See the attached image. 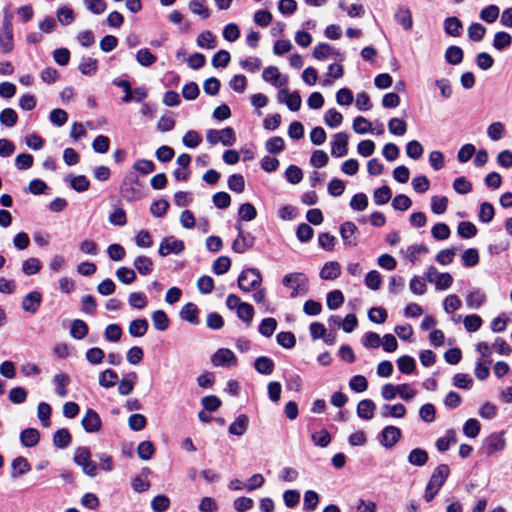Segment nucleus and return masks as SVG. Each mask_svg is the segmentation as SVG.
I'll use <instances>...</instances> for the list:
<instances>
[{"mask_svg": "<svg viewBox=\"0 0 512 512\" xmlns=\"http://www.w3.org/2000/svg\"><path fill=\"white\" fill-rule=\"evenodd\" d=\"M189 9L193 14L206 19L210 16V10L205 6V0H190Z\"/></svg>", "mask_w": 512, "mask_h": 512, "instance_id": "09e8293b", "label": "nucleus"}, {"mask_svg": "<svg viewBox=\"0 0 512 512\" xmlns=\"http://www.w3.org/2000/svg\"><path fill=\"white\" fill-rule=\"evenodd\" d=\"M424 152L423 146L417 140L409 141L406 145V154L411 159H419Z\"/></svg>", "mask_w": 512, "mask_h": 512, "instance_id": "0e129e2a", "label": "nucleus"}, {"mask_svg": "<svg viewBox=\"0 0 512 512\" xmlns=\"http://www.w3.org/2000/svg\"><path fill=\"white\" fill-rule=\"evenodd\" d=\"M211 362L214 366H232L237 363V358L230 349L220 348L212 355Z\"/></svg>", "mask_w": 512, "mask_h": 512, "instance_id": "9d476101", "label": "nucleus"}, {"mask_svg": "<svg viewBox=\"0 0 512 512\" xmlns=\"http://www.w3.org/2000/svg\"><path fill=\"white\" fill-rule=\"evenodd\" d=\"M277 328V321L274 318H265L259 325V333L264 337H271Z\"/></svg>", "mask_w": 512, "mask_h": 512, "instance_id": "5fc2aeb1", "label": "nucleus"}, {"mask_svg": "<svg viewBox=\"0 0 512 512\" xmlns=\"http://www.w3.org/2000/svg\"><path fill=\"white\" fill-rule=\"evenodd\" d=\"M449 474L450 469L448 465L440 464L434 469L428 483L431 484V486L433 487L441 488L445 483L446 479L448 478Z\"/></svg>", "mask_w": 512, "mask_h": 512, "instance_id": "f3484780", "label": "nucleus"}, {"mask_svg": "<svg viewBox=\"0 0 512 512\" xmlns=\"http://www.w3.org/2000/svg\"><path fill=\"white\" fill-rule=\"evenodd\" d=\"M231 260L228 256H220L213 263V272L217 275H223L230 269Z\"/></svg>", "mask_w": 512, "mask_h": 512, "instance_id": "052dcab7", "label": "nucleus"}, {"mask_svg": "<svg viewBox=\"0 0 512 512\" xmlns=\"http://www.w3.org/2000/svg\"><path fill=\"white\" fill-rule=\"evenodd\" d=\"M481 430L480 422L475 418H469L463 425V434L469 438H476Z\"/></svg>", "mask_w": 512, "mask_h": 512, "instance_id": "79ce46f5", "label": "nucleus"}, {"mask_svg": "<svg viewBox=\"0 0 512 512\" xmlns=\"http://www.w3.org/2000/svg\"><path fill=\"white\" fill-rule=\"evenodd\" d=\"M137 380L135 372L129 373L126 377L122 378L118 385V392L121 395H128L133 391L134 383Z\"/></svg>", "mask_w": 512, "mask_h": 512, "instance_id": "473e14b6", "label": "nucleus"}, {"mask_svg": "<svg viewBox=\"0 0 512 512\" xmlns=\"http://www.w3.org/2000/svg\"><path fill=\"white\" fill-rule=\"evenodd\" d=\"M491 359L478 358L474 369L476 378L480 381L486 380L490 375L489 364Z\"/></svg>", "mask_w": 512, "mask_h": 512, "instance_id": "72a5a7b5", "label": "nucleus"}, {"mask_svg": "<svg viewBox=\"0 0 512 512\" xmlns=\"http://www.w3.org/2000/svg\"><path fill=\"white\" fill-rule=\"evenodd\" d=\"M116 277L123 284H131L136 279V273L133 269L120 267L116 270Z\"/></svg>", "mask_w": 512, "mask_h": 512, "instance_id": "69168bd1", "label": "nucleus"}, {"mask_svg": "<svg viewBox=\"0 0 512 512\" xmlns=\"http://www.w3.org/2000/svg\"><path fill=\"white\" fill-rule=\"evenodd\" d=\"M450 228L445 223H437L431 229V234L436 240H446L450 236Z\"/></svg>", "mask_w": 512, "mask_h": 512, "instance_id": "774afa93", "label": "nucleus"}, {"mask_svg": "<svg viewBox=\"0 0 512 512\" xmlns=\"http://www.w3.org/2000/svg\"><path fill=\"white\" fill-rule=\"evenodd\" d=\"M505 448V440L501 434H491L484 442V451L487 456H492L495 453L502 451Z\"/></svg>", "mask_w": 512, "mask_h": 512, "instance_id": "4468645a", "label": "nucleus"}, {"mask_svg": "<svg viewBox=\"0 0 512 512\" xmlns=\"http://www.w3.org/2000/svg\"><path fill=\"white\" fill-rule=\"evenodd\" d=\"M53 382L56 385L55 393L60 397H66L68 394L67 386L70 383L69 376L65 373L56 374Z\"/></svg>", "mask_w": 512, "mask_h": 512, "instance_id": "cd10ccee", "label": "nucleus"}, {"mask_svg": "<svg viewBox=\"0 0 512 512\" xmlns=\"http://www.w3.org/2000/svg\"><path fill=\"white\" fill-rule=\"evenodd\" d=\"M277 343L286 349H291L296 344L295 335L292 332H280L276 336Z\"/></svg>", "mask_w": 512, "mask_h": 512, "instance_id": "338daca9", "label": "nucleus"}, {"mask_svg": "<svg viewBox=\"0 0 512 512\" xmlns=\"http://www.w3.org/2000/svg\"><path fill=\"white\" fill-rule=\"evenodd\" d=\"M254 368L260 374L270 375L274 370V362L266 356H261L256 358Z\"/></svg>", "mask_w": 512, "mask_h": 512, "instance_id": "7c9ffc66", "label": "nucleus"}, {"mask_svg": "<svg viewBox=\"0 0 512 512\" xmlns=\"http://www.w3.org/2000/svg\"><path fill=\"white\" fill-rule=\"evenodd\" d=\"M237 316L239 319L244 321L247 326H249L252 322L254 316V308L252 305L244 302L237 310Z\"/></svg>", "mask_w": 512, "mask_h": 512, "instance_id": "864d4df0", "label": "nucleus"}, {"mask_svg": "<svg viewBox=\"0 0 512 512\" xmlns=\"http://www.w3.org/2000/svg\"><path fill=\"white\" fill-rule=\"evenodd\" d=\"M136 61L143 67H149L157 61V57L147 48H142L136 53Z\"/></svg>", "mask_w": 512, "mask_h": 512, "instance_id": "ea45409f", "label": "nucleus"}, {"mask_svg": "<svg viewBox=\"0 0 512 512\" xmlns=\"http://www.w3.org/2000/svg\"><path fill=\"white\" fill-rule=\"evenodd\" d=\"M88 331V326L83 320L76 319L72 322L70 334L73 338L78 340L83 339L87 336Z\"/></svg>", "mask_w": 512, "mask_h": 512, "instance_id": "a19ab883", "label": "nucleus"}, {"mask_svg": "<svg viewBox=\"0 0 512 512\" xmlns=\"http://www.w3.org/2000/svg\"><path fill=\"white\" fill-rule=\"evenodd\" d=\"M206 140L211 145L221 142L224 146H231L235 143L236 136L231 127L222 130L210 129L206 133Z\"/></svg>", "mask_w": 512, "mask_h": 512, "instance_id": "39448f33", "label": "nucleus"}, {"mask_svg": "<svg viewBox=\"0 0 512 512\" xmlns=\"http://www.w3.org/2000/svg\"><path fill=\"white\" fill-rule=\"evenodd\" d=\"M282 283L285 287L292 290L290 293L291 298H296L308 292V278L303 273L294 272L286 274L282 279Z\"/></svg>", "mask_w": 512, "mask_h": 512, "instance_id": "f257e3e1", "label": "nucleus"}, {"mask_svg": "<svg viewBox=\"0 0 512 512\" xmlns=\"http://www.w3.org/2000/svg\"><path fill=\"white\" fill-rule=\"evenodd\" d=\"M42 296L37 291H32L28 293L22 300V308L29 313H35L40 304H41Z\"/></svg>", "mask_w": 512, "mask_h": 512, "instance_id": "a211bd4d", "label": "nucleus"}, {"mask_svg": "<svg viewBox=\"0 0 512 512\" xmlns=\"http://www.w3.org/2000/svg\"><path fill=\"white\" fill-rule=\"evenodd\" d=\"M128 302L132 308H135L138 310L144 309L148 304L147 297L142 292L130 293V295L128 297Z\"/></svg>", "mask_w": 512, "mask_h": 512, "instance_id": "3c124183", "label": "nucleus"}, {"mask_svg": "<svg viewBox=\"0 0 512 512\" xmlns=\"http://www.w3.org/2000/svg\"><path fill=\"white\" fill-rule=\"evenodd\" d=\"M184 242L182 240L176 239L173 236L165 237L160 243L159 254L162 257L168 256L170 254L178 255L184 250Z\"/></svg>", "mask_w": 512, "mask_h": 512, "instance_id": "0eeeda50", "label": "nucleus"}, {"mask_svg": "<svg viewBox=\"0 0 512 512\" xmlns=\"http://www.w3.org/2000/svg\"><path fill=\"white\" fill-rule=\"evenodd\" d=\"M512 43V36L504 31L496 32L493 38V47L496 50H503L509 47Z\"/></svg>", "mask_w": 512, "mask_h": 512, "instance_id": "e433bc0d", "label": "nucleus"}, {"mask_svg": "<svg viewBox=\"0 0 512 512\" xmlns=\"http://www.w3.org/2000/svg\"><path fill=\"white\" fill-rule=\"evenodd\" d=\"M486 301V295L479 289L471 291L466 297V304L471 309L480 308Z\"/></svg>", "mask_w": 512, "mask_h": 512, "instance_id": "c85d7f7f", "label": "nucleus"}, {"mask_svg": "<svg viewBox=\"0 0 512 512\" xmlns=\"http://www.w3.org/2000/svg\"><path fill=\"white\" fill-rule=\"evenodd\" d=\"M118 380V375L111 369H106L99 375V384L105 388L113 387Z\"/></svg>", "mask_w": 512, "mask_h": 512, "instance_id": "de8ad7c7", "label": "nucleus"}, {"mask_svg": "<svg viewBox=\"0 0 512 512\" xmlns=\"http://www.w3.org/2000/svg\"><path fill=\"white\" fill-rule=\"evenodd\" d=\"M73 460L82 468L84 474L89 477L96 476L97 464L91 460V452L87 447H78L75 450Z\"/></svg>", "mask_w": 512, "mask_h": 512, "instance_id": "7ed1b4c3", "label": "nucleus"}, {"mask_svg": "<svg viewBox=\"0 0 512 512\" xmlns=\"http://www.w3.org/2000/svg\"><path fill=\"white\" fill-rule=\"evenodd\" d=\"M457 232L460 237L470 239L477 234V228L472 222L462 221L458 224Z\"/></svg>", "mask_w": 512, "mask_h": 512, "instance_id": "8fccbe9b", "label": "nucleus"}, {"mask_svg": "<svg viewBox=\"0 0 512 512\" xmlns=\"http://www.w3.org/2000/svg\"><path fill=\"white\" fill-rule=\"evenodd\" d=\"M343 121V116L336 109H329L324 115V122L331 128L338 127Z\"/></svg>", "mask_w": 512, "mask_h": 512, "instance_id": "603ef678", "label": "nucleus"}, {"mask_svg": "<svg viewBox=\"0 0 512 512\" xmlns=\"http://www.w3.org/2000/svg\"><path fill=\"white\" fill-rule=\"evenodd\" d=\"M82 427L88 433H95L101 429L102 422L99 414L93 410L88 409L81 421Z\"/></svg>", "mask_w": 512, "mask_h": 512, "instance_id": "f8f14e48", "label": "nucleus"}, {"mask_svg": "<svg viewBox=\"0 0 512 512\" xmlns=\"http://www.w3.org/2000/svg\"><path fill=\"white\" fill-rule=\"evenodd\" d=\"M376 405L370 399L361 400L357 405V415L361 419L370 420L374 416Z\"/></svg>", "mask_w": 512, "mask_h": 512, "instance_id": "aec40b11", "label": "nucleus"}, {"mask_svg": "<svg viewBox=\"0 0 512 512\" xmlns=\"http://www.w3.org/2000/svg\"><path fill=\"white\" fill-rule=\"evenodd\" d=\"M120 193L121 196L128 201L140 199L142 191L138 179L133 175L126 176L122 181Z\"/></svg>", "mask_w": 512, "mask_h": 512, "instance_id": "423d86ee", "label": "nucleus"}, {"mask_svg": "<svg viewBox=\"0 0 512 512\" xmlns=\"http://www.w3.org/2000/svg\"><path fill=\"white\" fill-rule=\"evenodd\" d=\"M428 247L425 245H411L407 247L405 251H403L404 256L410 262L415 263L417 261V257L420 254L427 253Z\"/></svg>", "mask_w": 512, "mask_h": 512, "instance_id": "6e6d98bb", "label": "nucleus"}, {"mask_svg": "<svg viewBox=\"0 0 512 512\" xmlns=\"http://www.w3.org/2000/svg\"><path fill=\"white\" fill-rule=\"evenodd\" d=\"M18 120V115L12 108H5L0 113V122L6 127H13Z\"/></svg>", "mask_w": 512, "mask_h": 512, "instance_id": "13d9d810", "label": "nucleus"}, {"mask_svg": "<svg viewBox=\"0 0 512 512\" xmlns=\"http://www.w3.org/2000/svg\"><path fill=\"white\" fill-rule=\"evenodd\" d=\"M392 193L388 186H382L374 191L373 199L377 205H384L391 199Z\"/></svg>", "mask_w": 512, "mask_h": 512, "instance_id": "bf43d9fd", "label": "nucleus"}, {"mask_svg": "<svg viewBox=\"0 0 512 512\" xmlns=\"http://www.w3.org/2000/svg\"><path fill=\"white\" fill-rule=\"evenodd\" d=\"M464 266L474 267L479 262V253L475 248H469L465 250L461 255Z\"/></svg>", "mask_w": 512, "mask_h": 512, "instance_id": "680f3d73", "label": "nucleus"}, {"mask_svg": "<svg viewBox=\"0 0 512 512\" xmlns=\"http://www.w3.org/2000/svg\"><path fill=\"white\" fill-rule=\"evenodd\" d=\"M262 283V275L256 268L243 270L238 277V287L244 292L258 288Z\"/></svg>", "mask_w": 512, "mask_h": 512, "instance_id": "20e7f679", "label": "nucleus"}, {"mask_svg": "<svg viewBox=\"0 0 512 512\" xmlns=\"http://www.w3.org/2000/svg\"><path fill=\"white\" fill-rule=\"evenodd\" d=\"M341 274V266L337 261L326 262L321 271L320 277L323 280H334L337 279Z\"/></svg>", "mask_w": 512, "mask_h": 512, "instance_id": "6ab92c4d", "label": "nucleus"}, {"mask_svg": "<svg viewBox=\"0 0 512 512\" xmlns=\"http://www.w3.org/2000/svg\"><path fill=\"white\" fill-rule=\"evenodd\" d=\"M248 417L246 415H240L236 420L229 426V433L236 436H242L245 434L248 428Z\"/></svg>", "mask_w": 512, "mask_h": 512, "instance_id": "c756f323", "label": "nucleus"}, {"mask_svg": "<svg viewBox=\"0 0 512 512\" xmlns=\"http://www.w3.org/2000/svg\"><path fill=\"white\" fill-rule=\"evenodd\" d=\"M406 414V408L403 404L397 403L394 405H384L381 409V415L384 418L394 417V418H403Z\"/></svg>", "mask_w": 512, "mask_h": 512, "instance_id": "b1692460", "label": "nucleus"}, {"mask_svg": "<svg viewBox=\"0 0 512 512\" xmlns=\"http://www.w3.org/2000/svg\"><path fill=\"white\" fill-rule=\"evenodd\" d=\"M39 432L34 428L24 429L20 434V440L25 447H34L39 442Z\"/></svg>", "mask_w": 512, "mask_h": 512, "instance_id": "bb28decb", "label": "nucleus"}, {"mask_svg": "<svg viewBox=\"0 0 512 512\" xmlns=\"http://www.w3.org/2000/svg\"><path fill=\"white\" fill-rule=\"evenodd\" d=\"M462 22L455 16L448 17L444 20V31L447 35L458 37L462 33Z\"/></svg>", "mask_w": 512, "mask_h": 512, "instance_id": "412c9836", "label": "nucleus"}, {"mask_svg": "<svg viewBox=\"0 0 512 512\" xmlns=\"http://www.w3.org/2000/svg\"><path fill=\"white\" fill-rule=\"evenodd\" d=\"M428 461V453L421 448H415L408 455V462L415 466H424Z\"/></svg>", "mask_w": 512, "mask_h": 512, "instance_id": "f704fd0d", "label": "nucleus"}, {"mask_svg": "<svg viewBox=\"0 0 512 512\" xmlns=\"http://www.w3.org/2000/svg\"><path fill=\"white\" fill-rule=\"evenodd\" d=\"M71 442V434L70 432L65 429H59L55 432L53 437V443L58 448H66Z\"/></svg>", "mask_w": 512, "mask_h": 512, "instance_id": "37998d69", "label": "nucleus"}, {"mask_svg": "<svg viewBox=\"0 0 512 512\" xmlns=\"http://www.w3.org/2000/svg\"><path fill=\"white\" fill-rule=\"evenodd\" d=\"M57 20L61 25L67 26L74 21V12L71 8L63 6L56 12Z\"/></svg>", "mask_w": 512, "mask_h": 512, "instance_id": "e2e57ef3", "label": "nucleus"}, {"mask_svg": "<svg viewBox=\"0 0 512 512\" xmlns=\"http://www.w3.org/2000/svg\"><path fill=\"white\" fill-rule=\"evenodd\" d=\"M12 477L17 478L28 473L31 470V466L26 458L19 456L12 461Z\"/></svg>", "mask_w": 512, "mask_h": 512, "instance_id": "a878e982", "label": "nucleus"}, {"mask_svg": "<svg viewBox=\"0 0 512 512\" xmlns=\"http://www.w3.org/2000/svg\"><path fill=\"white\" fill-rule=\"evenodd\" d=\"M152 323L156 330L165 331L169 327V318L163 310H156L152 314Z\"/></svg>", "mask_w": 512, "mask_h": 512, "instance_id": "c9c22d12", "label": "nucleus"}, {"mask_svg": "<svg viewBox=\"0 0 512 512\" xmlns=\"http://www.w3.org/2000/svg\"><path fill=\"white\" fill-rule=\"evenodd\" d=\"M395 20L406 31L410 30L413 26L412 14L409 8L400 7L395 14Z\"/></svg>", "mask_w": 512, "mask_h": 512, "instance_id": "5701e85b", "label": "nucleus"}, {"mask_svg": "<svg viewBox=\"0 0 512 512\" xmlns=\"http://www.w3.org/2000/svg\"><path fill=\"white\" fill-rule=\"evenodd\" d=\"M388 130L395 136H402L407 131V123L400 118H391L388 122Z\"/></svg>", "mask_w": 512, "mask_h": 512, "instance_id": "c03bdc74", "label": "nucleus"}, {"mask_svg": "<svg viewBox=\"0 0 512 512\" xmlns=\"http://www.w3.org/2000/svg\"><path fill=\"white\" fill-rule=\"evenodd\" d=\"M463 50L459 46H449L445 51V59L449 64L457 65L463 60Z\"/></svg>", "mask_w": 512, "mask_h": 512, "instance_id": "58836bf2", "label": "nucleus"}, {"mask_svg": "<svg viewBox=\"0 0 512 512\" xmlns=\"http://www.w3.org/2000/svg\"><path fill=\"white\" fill-rule=\"evenodd\" d=\"M12 19L13 15L5 12L0 29V50L4 54L10 53L14 48Z\"/></svg>", "mask_w": 512, "mask_h": 512, "instance_id": "f03ea898", "label": "nucleus"}, {"mask_svg": "<svg viewBox=\"0 0 512 512\" xmlns=\"http://www.w3.org/2000/svg\"><path fill=\"white\" fill-rule=\"evenodd\" d=\"M262 78L277 88L283 87L288 83V77L282 76L276 66L266 67L262 72Z\"/></svg>", "mask_w": 512, "mask_h": 512, "instance_id": "9b49d317", "label": "nucleus"}, {"mask_svg": "<svg viewBox=\"0 0 512 512\" xmlns=\"http://www.w3.org/2000/svg\"><path fill=\"white\" fill-rule=\"evenodd\" d=\"M401 438V430L395 426H386L379 435L380 444L390 449L392 448Z\"/></svg>", "mask_w": 512, "mask_h": 512, "instance_id": "6e6552de", "label": "nucleus"}, {"mask_svg": "<svg viewBox=\"0 0 512 512\" xmlns=\"http://www.w3.org/2000/svg\"><path fill=\"white\" fill-rule=\"evenodd\" d=\"M67 181L71 187L77 192H84L89 189L90 182L84 175L68 176Z\"/></svg>", "mask_w": 512, "mask_h": 512, "instance_id": "a18cd8bd", "label": "nucleus"}, {"mask_svg": "<svg viewBox=\"0 0 512 512\" xmlns=\"http://www.w3.org/2000/svg\"><path fill=\"white\" fill-rule=\"evenodd\" d=\"M254 245V237L250 233L240 232L232 243V250L236 253H244Z\"/></svg>", "mask_w": 512, "mask_h": 512, "instance_id": "dca6fc26", "label": "nucleus"}, {"mask_svg": "<svg viewBox=\"0 0 512 512\" xmlns=\"http://www.w3.org/2000/svg\"><path fill=\"white\" fill-rule=\"evenodd\" d=\"M357 230V226L351 221H346L340 226V235L345 245H357V238L355 236Z\"/></svg>", "mask_w": 512, "mask_h": 512, "instance_id": "2eb2a0df", "label": "nucleus"}, {"mask_svg": "<svg viewBox=\"0 0 512 512\" xmlns=\"http://www.w3.org/2000/svg\"><path fill=\"white\" fill-rule=\"evenodd\" d=\"M457 442L456 433L454 430L449 429L446 431L445 436L440 437L436 441V448L440 452H445L450 448L451 444H455Z\"/></svg>", "mask_w": 512, "mask_h": 512, "instance_id": "2f4dec72", "label": "nucleus"}, {"mask_svg": "<svg viewBox=\"0 0 512 512\" xmlns=\"http://www.w3.org/2000/svg\"><path fill=\"white\" fill-rule=\"evenodd\" d=\"M278 101L284 103L291 111H298L301 107V97L297 91L290 92L288 88H283L278 93Z\"/></svg>", "mask_w": 512, "mask_h": 512, "instance_id": "1a4fd4ad", "label": "nucleus"}, {"mask_svg": "<svg viewBox=\"0 0 512 512\" xmlns=\"http://www.w3.org/2000/svg\"><path fill=\"white\" fill-rule=\"evenodd\" d=\"M148 322L145 318L134 319L130 322L128 331L133 337H142L148 330Z\"/></svg>", "mask_w": 512, "mask_h": 512, "instance_id": "4be33fe9", "label": "nucleus"}, {"mask_svg": "<svg viewBox=\"0 0 512 512\" xmlns=\"http://www.w3.org/2000/svg\"><path fill=\"white\" fill-rule=\"evenodd\" d=\"M180 316L191 324L196 325L199 323L198 308L194 303L185 304L180 311Z\"/></svg>", "mask_w": 512, "mask_h": 512, "instance_id": "393cba45", "label": "nucleus"}, {"mask_svg": "<svg viewBox=\"0 0 512 512\" xmlns=\"http://www.w3.org/2000/svg\"><path fill=\"white\" fill-rule=\"evenodd\" d=\"M398 369L404 374H411L416 367L414 358L408 355L401 356L397 361Z\"/></svg>", "mask_w": 512, "mask_h": 512, "instance_id": "4d7b16f0", "label": "nucleus"}, {"mask_svg": "<svg viewBox=\"0 0 512 512\" xmlns=\"http://www.w3.org/2000/svg\"><path fill=\"white\" fill-rule=\"evenodd\" d=\"M348 139V135L345 132H339L334 135V140L331 143V154L334 157L339 158L347 154Z\"/></svg>", "mask_w": 512, "mask_h": 512, "instance_id": "ddd939ff", "label": "nucleus"}, {"mask_svg": "<svg viewBox=\"0 0 512 512\" xmlns=\"http://www.w3.org/2000/svg\"><path fill=\"white\" fill-rule=\"evenodd\" d=\"M327 306L330 310L338 309L344 303V295L340 290H333L327 294Z\"/></svg>", "mask_w": 512, "mask_h": 512, "instance_id": "49530a36", "label": "nucleus"}, {"mask_svg": "<svg viewBox=\"0 0 512 512\" xmlns=\"http://www.w3.org/2000/svg\"><path fill=\"white\" fill-rule=\"evenodd\" d=\"M134 267L141 275H149L153 270V262L147 256H139L134 260Z\"/></svg>", "mask_w": 512, "mask_h": 512, "instance_id": "4c0bfd02", "label": "nucleus"}]
</instances>
